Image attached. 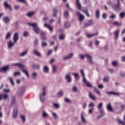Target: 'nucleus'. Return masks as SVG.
<instances>
[{"instance_id": "f257e3e1", "label": "nucleus", "mask_w": 125, "mask_h": 125, "mask_svg": "<svg viewBox=\"0 0 125 125\" xmlns=\"http://www.w3.org/2000/svg\"><path fill=\"white\" fill-rule=\"evenodd\" d=\"M19 40V33L18 32L15 33L13 36V41H9L7 43V46L8 49H10V48H12L15 45L16 42H18Z\"/></svg>"}, {"instance_id": "f03ea898", "label": "nucleus", "mask_w": 125, "mask_h": 125, "mask_svg": "<svg viewBox=\"0 0 125 125\" xmlns=\"http://www.w3.org/2000/svg\"><path fill=\"white\" fill-rule=\"evenodd\" d=\"M45 95H46V87L43 86L42 88V92L40 93L39 96L40 101L42 103H43L45 101V99L44 98Z\"/></svg>"}, {"instance_id": "7ed1b4c3", "label": "nucleus", "mask_w": 125, "mask_h": 125, "mask_svg": "<svg viewBox=\"0 0 125 125\" xmlns=\"http://www.w3.org/2000/svg\"><path fill=\"white\" fill-rule=\"evenodd\" d=\"M27 25H28V26H30V27H33V31L37 34H40V33L41 32V29L38 26V23L29 22L27 23Z\"/></svg>"}, {"instance_id": "20e7f679", "label": "nucleus", "mask_w": 125, "mask_h": 125, "mask_svg": "<svg viewBox=\"0 0 125 125\" xmlns=\"http://www.w3.org/2000/svg\"><path fill=\"white\" fill-rule=\"evenodd\" d=\"M85 57L87 59V61L90 65H93V64H94V62H93L91 55L89 54H85Z\"/></svg>"}, {"instance_id": "39448f33", "label": "nucleus", "mask_w": 125, "mask_h": 125, "mask_svg": "<svg viewBox=\"0 0 125 125\" xmlns=\"http://www.w3.org/2000/svg\"><path fill=\"white\" fill-rule=\"evenodd\" d=\"M117 1V4H114L113 5V8L115 11H119L121 10V7H120L121 5V3H120V0H116Z\"/></svg>"}, {"instance_id": "423d86ee", "label": "nucleus", "mask_w": 125, "mask_h": 125, "mask_svg": "<svg viewBox=\"0 0 125 125\" xmlns=\"http://www.w3.org/2000/svg\"><path fill=\"white\" fill-rule=\"evenodd\" d=\"M93 24H94L93 21L88 20L86 21V22L84 23L83 27L86 28L87 27H89V26H92V25H93Z\"/></svg>"}, {"instance_id": "0eeeda50", "label": "nucleus", "mask_w": 125, "mask_h": 125, "mask_svg": "<svg viewBox=\"0 0 125 125\" xmlns=\"http://www.w3.org/2000/svg\"><path fill=\"white\" fill-rule=\"evenodd\" d=\"M73 56H74V53H71L66 56H63L62 57V60L63 61H66V60L72 59Z\"/></svg>"}, {"instance_id": "6e6552de", "label": "nucleus", "mask_w": 125, "mask_h": 125, "mask_svg": "<svg viewBox=\"0 0 125 125\" xmlns=\"http://www.w3.org/2000/svg\"><path fill=\"white\" fill-rule=\"evenodd\" d=\"M95 105L94 104V103L92 102H90L89 104H88V107L89 108V109L88 110L89 114H92V112H93V110H94V106Z\"/></svg>"}, {"instance_id": "1a4fd4ad", "label": "nucleus", "mask_w": 125, "mask_h": 125, "mask_svg": "<svg viewBox=\"0 0 125 125\" xmlns=\"http://www.w3.org/2000/svg\"><path fill=\"white\" fill-rule=\"evenodd\" d=\"M24 92H25V87L24 86L21 87L20 88V89L18 91V95L19 96H21V95H23Z\"/></svg>"}, {"instance_id": "9d476101", "label": "nucleus", "mask_w": 125, "mask_h": 125, "mask_svg": "<svg viewBox=\"0 0 125 125\" xmlns=\"http://www.w3.org/2000/svg\"><path fill=\"white\" fill-rule=\"evenodd\" d=\"M44 27H45V28H47V29L50 31V33H52V32H53V27L50 25V24L45 23L44 24Z\"/></svg>"}, {"instance_id": "9b49d317", "label": "nucleus", "mask_w": 125, "mask_h": 125, "mask_svg": "<svg viewBox=\"0 0 125 125\" xmlns=\"http://www.w3.org/2000/svg\"><path fill=\"white\" fill-rule=\"evenodd\" d=\"M114 35L115 40H118V39H119V36L120 35V29H116L114 32Z\"/></svg>"}, {"instance_id": "f8f14e48", "label": "nucleus", "mask_w": 125, "mask_h": 125, "mask_svg": "<svg viewBox=\"0 0 125 125\" xmlns=\"http://www.w3.org/2000/svg\"><path fill=\"white\" fill-rule=\"evenodd\" d=\"M29 51L28 49H26L23 51H22L21 53L19 55V56L20 57H24V56H26L27 54H28V52Z\"/></svg>"}, {"instance_id": "ddd939ff", "label": "nucleus", "mask_w": 125, "mask_h": 125, "mask_svg": "<svg viewBox=\"0 0 125 125\" xmlns=\"http://www.w3.org/2000/svg\"><path fill=\"white\" fill-rule=\"evenodd\" d=\"M3 5H4L5 8H8V9H9L10 10H12V7H11V5L8 4L7 2L5 1Z\"/></svg>"}, {"instance_id": "4468645a", "label": "nucleus", "mask_w": 125, "mask_h": 125, "mask_svg": "<svg viewBox=\"0 0 125 125\" xmlns=\"http://www.w3.org/2000/svg\"><path fill=\"white\" fill-rule=\"evenodd\" d=\"M7 81L10 82L12 86H14L15 85V83H14V80L12 77H8L7 78Z\"/></svg>"}, {"instance_id": "2eb2a0df", "label": "nucleus", "mask_w": 125, "mask_h": 125, "mask_svg": "<svg viewBox=\"0 0 125 125\" xmlns=\"http://www.w3.org/2000/svg\"><path fill=\"white\" fill-rule=\"evenodd\" d=\"M76 15H78V16H79V21L81 22H82V21H83V20L84 19V17L82 14H81L80 12H77Z\"/></svg>"}, {"instance_id": "dca6fc26", "label": "nucleus", "mask_w": 125, "mask_h": 125, "mask_svg": "<svg viewBox=\"0 0 125 125\" xmlns=\"http://www.w3.org/2000/svg\"><path fill=\"white\" fill-rule=\"evenodd\" d=\"M96 36H98V33L96 32L95 33L90 34H86V36L88 38L90 39L91 38H93V37H96Z\"/></svg>"}, {"instance_id": "f3484780", "label": "nucleus", "mask_w": 125, "mask_h": 125, "mask_svg": "<svg viewBox=\"0 0 125 125\" xmlns=\"http://www.w3.org/2000/svg\"><path fill=\"white\" fill-rule=\"evenodd\" d=\"M80 118L81 120V122L83 123V124H86L87 121L86 119H85V118H84V116H83V114L81 113Z\"/></svg>"}, {"instance_id": "a211bd4d", "label": "nucleus", "mask_w": 125, "mask_h": 125, "mask_svg": "<svg viewBox=\"0 0 125 125\" xmlns=\"http://www.w3.org/2000/svg\"><path fill=\"white\" fill-rule=\"evenodd\" d=\"M83 81L84 83H85V84L87 86V87H90V88L92 87V85L91 84V83H90L87 82V80H86V79H85V81L83 80Z\"/></svg>"}, {"instance_id": "6ab92c4d", "label": "nucleus", "mask_w": 125, "mask_h": 125, "mask_svg": "<svg viewBox=\"0 0 125 125\" xmlns=\"http://www.w3.org/2000/svg\"><path fill=\"white\" fill-rule=\"evenodd\" d=\"M65 79L66 80L67 83H71L72 82V78H71L70 74H66Z\"/></svg>"}, {"instance_id": "aec40b11", "label": "nucleus", "mask_w": 125, "mask_h": 125, "mask_svg": "<svg viewBox=\"0 0 125 125\" xmlns=\"http://www.w3.org/2000/svg\"><path fill=\"white\" fill-rule=\"evenodd\" d=\"M106 94H107V95H115L116 96H119L120 93H116L114 92H106Z\"/></svg>"}, {"instance_id": "412c9836", "label": "nucleus", "mask_w": 125, "mask_h": 125, "mask_svg": "<svg viewBox=\"0 0 125 125\" xmlns=\"http://www.w3.org/2000/svg\"><path fill=\"white\" fill-rule=\"evenodd\" d=\"M33 53L35 54V55L38 56V57H42V54H41L39 51L36 49L33 50Z\"/></svg>"}, {"instance_id": "4be33fe9", "label": "nucleus", "mask_w": 125, "mask_h": 125, "mask_svg": "<svg viewBox=\"0 0 125 125\" xmlns=\"http://www.w3.org/2000/svg\"><path fill=\"white\" fill-rule=\"evenodd\" d=\"M9 21H10V19L8 17H4L3 18V21L5 24H8V23H9Z\"/></svg>"}, {"instance_id": "5701e85b", "label": "nucleus", "mask_w": 125, "mask_h": 125, "mask_svg": "<svg viewBox=\"0 0 125 125\" xmlns=\"http://www.w3.org/2000/svg\"><path fill=\"white\" fill-rule=\"evenodd\" d=\"M76 3L78 9L81 10L82 9V5H81V3H80V0H76Z\"/></svg>"}, {"instance_id": "b1692460", "label": "nucleus", "mask_w": 125, "mask_h": 125, "mask_svg": "<svg viewBox=\"0 0 125 125\" xmlns=\"http://www.w3.org/2000/svg\"><path fill=\"white\" fill-rule=\"evenodd\" d=\"M106 108L107 110L109 112H113V107H112V105H111V104H108L106 106Z\"/></svg>"}, {"instance_id": "393cba45", "label": "nucleus", "mask_w": 125, "mask_h": 125, "mask_svg": "<svg viewBox=\"0 0 125 125\" xmlns=\"http://www.w3.org/2000/svg\"><path fill=\"white\" fill-rule=\"evenodd\" d=\"M48 113L45 111H43L42 113V118L43 119H46L48 117Z\"/></svg>"}, {"instance_id": "a878e982", "label": "nucleus", "mask_w": 125, "mask_h": 125, "mask_svg": "<svg viewBox=\"0 0 125 125\" xmlns=\"http://www.w3.org/2000/svg\"><path fill=\"white\" fill-rule=\"evenodd\" d=\"M9 69V67L8 66H5L4 67H1L0 68V72H6L7 70Z\"/></svg>"}, {"instance_id": "bb28decb", "label": "nucleus", "mask_w": 125, "mask_h": 125, "mask_svg": "<svg viewBox=\"0 0 125 125\" xmlns=\"http://www.w3.org/2000/svg\"><path fill=\"white\" fill-rule=\"evenodd\" d=\"M13 66H18L19 67H21V69L25 67L24 65L22 64L21 63H13Z\"/></svg>"}, {"instance_id": "cd10ccee", "label": "nucleus", "mask_w": 125, "mask_h": 125, "mask_svg": "<svg viewBox=\"0 0 125 125\" xmlns=\"http://www.w3.org/2000/svg\"><path fill=\"white\" fill-rule=\"evenodd\" d=\"M116 121L117 122L118 125H125V122L124 121H122V120L120 119H117L116 120Z\"/></svg>"}, {"instance_id": "c85d7f7f", "label": "nucleus", "mask_w": 125, "mask_h": 125, "mask_svg": "<svg viewBox=\"0 0 125 125\" xmlns=\"http://www.w3.org/2000/svg\"><path fill=\"white\" fill-rule=\"evenodd\" d=\"M95 16L97 19H99V18L100 17V11H99V9H97L95 13Z\"/></svg>"}, {"instance_id": "c756f323", "label": "nucleus", "mask_w": 125, "mask_h": 125, "mask_svg": "<svg viewBox=\"0 0 125 125\" xmlns=\"http://www.w3.org/2000/svg\"><path fill=\"white\" fill-rule=\"evenodd\" d=\"M89 97L92 100H96V97L91 93H89Z\"/></svg>"}, {"instance_id": "7c9ffc66", "label": "nucleus", "mask_w": 125, "mask_h": 125, "mask_svg": "<svg viewBox=\"0 0 125 125\" xmlns=\"http://www.w3.org/2000/svg\"><path fill=\"white\" fill-rule=\"evenodd\" d=\"M37 77H38V73L33 72L31 73V77L32 79H34V80H36V79H37Z\"/></svg>"}, {"instance_id": "2f4dec72", "label": "nucleus", "mask_w": 125, "mask_h": 125, "mask_svg": "<svg viewBox=\"0 0 125 125\" xmlns=\"http://www.w3.org/2000/svg\"><path fill=\"white\" fill-rule=\"evenodd\" d=\"M49 71V68H48L47 66H44L43 72L44 73H48Z\"/></svg>"}, {"instance_id": "473e14b6", "label": "nucleus", "mask_w": 125, "mask_h": 125, "mask_svg": "<svg viewBox=\"0 0 125 125\" xmlns=\"http://www.w3.org/2000/svg\"><path fill=\"white\" fill-rule=\"evenodd\" d=\"M97 107L98 110H100L102 109V108L103 107V103L101 102L98 104V105H97Z\"/></svg>"}, {"instance_id": "72a5a7b5", "label": "nucleus", "mask_w": 125, "mask_h": 125, "mask_svg": "<svg viewBox=\"0 0 125 125\" xmlns=\"http://www.w3.org/2000/svg\"><path fill=\"white\" fill-rule=\"evenodd\" d=\"M125 104H121L120 106V109H121V111L118 112V113L120 114L121 113H122V112H123V111H125Z\"/></svg>"}, {"instance_id": "f704fd0d", "label": "nucleus", "mask_w": 125, "mask_h": 125, "mask_svg": "<svg viewBox=\"0 0 125 125\" xmlns=\"http://www.w3.org/2000/svg\"><path fill=\"white\" fill-rule=\"evenodd\" d=\"M17 112H18V110L17 108L14 109L13 113V117H14V118L17 117Z\"/></svg>"}, {"instance_id": "c9c22d12", "label": "nucleus", "mask_w": 125, "mask_h": 125, "mask_svg": "<svg viewBox=\"0 0 125 125\" xmlns=\"http://www.w3.org/2000/svg\"><path fill=\"white\" fill-rule=\"evenodd\" d=\"M83 12H84L87 17H89V14L88 13V10L87 9V8H85V9L83 10Z\"/></svg>"}, {"instance_id": "e433bc0d", "label": "nucleus", "mask_w": 125, "mask_h": 125, "mask_svg": "<svg viewBox=\"0 0 125 125\" xmlns=\"http://www.w3.org/2000/svg\"><path fill=\"white\" fill-rule=\"evenodd\" d=\"M11 32H7L5 37V40H9L11 38Z\"/></svg>"}, {"instance_id": "4c0bfd02", "label": "nucleus", "mask_w": 125, "mask_h": 125, "mask_svg": "<svg viewBox=\"0 0 125 125\" xmlns=\"http://www.w3.org/2000/svg\"><path fill=\"white\" fill-rule=\"evenodd\" d=\"M59 39L60 41H64L65 40V35L63 34H60L59 36Z\"/></svg>"}, {"instance_id": "58836bf2", "label": "nucleus", "mask_w": 125, "mask_h": 125, "mask_svg": "<svg viewBox=\"0 0 125 125\" xmlns=\"http://www.w3.org/2000/svg\"><path fill=\"white\" fill-rule=\"evenodd\" d=\"M1 96L2 97V99H4V100H6V99L8 98V95L7 94H1Z\"/></svg>"}, {"instance_id": "ea45409f", "label": "nucleus", "mask_w": 125, "mask_h": 125, "mask_svg": "<svg viewBox=\"0 0 125 125\" xmlns=\"http://www.w3.org/2000/svg\"><path fill=\"white\" fill-rule=\"evenodd\" d=\"M21 71L25 74V76H27L28 78L30 77V75H29V72H28V71L23 69V68L21 69Z\"/></svg>"}, {"instance_id": "a19ab883", "label": "nucleus", "mask_w": 125, "mask_h": 125, "mask_svg": "<svg viewBox=\"0 0 125 125\" xmlns=\"http://www.w3.org/2000/svg\"><path fill=\"white\" fill-rule=\"evenodd\" d=\"M56 71H57V67L55 65H52V73L53 74H55L56 73Z\"/></svg>"}, {"instance_id": "79ce46f5", "label": "nucleus", "mask_w": 125, "mask_h": 125, "mask_svg": "<svg viewBox=\"0 0 125 125\" xmlns=\"http://www.w3.org/2000/svg\"><path fill=\"white\" fill-rule=\"evenodd\" d=\"M71 23L69 21H66L64 23V27L66 28H70Z\"/></svg>"}, {"instance_id": "37998d69", "label": "nucleus", "mask_w": 125, "mask_h": 125, "mask_svg": "<svg viewBox=\"0 0 125 125\" xmlns=\"http://www.w3.org/2000/svg\"><path fill=\"white\" fill-rule=\"evenodd\" d=\"M53 106L56 108V109H59L60 108V104L58 103H53Z\"/></svg>"}, {"instance_id": "c03bdc74", "label": "nucleus", "mask_w": 125, "mask_h": 125, "mask_svg": "<svg viewBox=\"0 0 125 125\" xmlns=\"http://www.w3.org/2000/svg\"><path fill=\"white\" fill-rule=\"evenodd\" d=\"M80 72L81 73V75L82 76L83 81H85V77H84V73H83V70L81 69L80 70Z\"/></svg>"}, {"instance_id": "a18cd8bd", "label": "nucleus", "mask_w": 125, "mask_h": 125, "mask_svg": "<svg viewBox=\"0 0 125 125\" xmlns=\"http://www.w3.org/2000/svg\"><path fill=\"white\" fill-rule=\"evenodd\" d=\"M33 68H35V69H39L40 68V64H35L33 63V64L32 65Z\"/></svg>"}, {"instance_id": "49530a36", "label": "nucleus", "mask_w": 125, "mask_h": 125, "mask_svg": "<svg viewBox=\"0 0 125 125\" xmlns=\"http://www.w3.org/2000/svg\"><path fill=\"white\" fill-rule=\"evenodd\" d=\"M57 10L54 9L53 12V17L57 18Z\"/></svg>"}, {"instance_id": "de8ad7c7", "label": "nucleus", "mask_w": 125, "mask_h": 125, "mask_svg": "<svg viewBox=\"0 0 125 125\" xmlns=\"http://www.w3.org/2000/svg\"><path fill=\"white\" fill-rule=\"evenodd\" d=\"M73 76H74V78H75V80L76 81H79V79H78L79 77V73H72Z\"/></svg>"}, {"instance_id": "09e8293b", "label": "nucleus", "mask_w": 125, "mask_h": 125, "mask_svg": "<svg viewBox=\"0 0 125 125\" xmlns=\"http://www.w3.org/2000/svg\"><path fill=\"white\" fill-rule=\"evenodd\" d=\"M35 12H31L26 14V15L28 17H32V16H33V15H35Z\"/></svg>"}, {"instance_id": "8fccbe9b", "label": "nucleus", "mask_w": 125, "mask_h": 125, "mask_svg": "<svg viewBox=\"0 0 125 125\" xmlns=\"http://www.w3.org/2000/svg\"><path fill=\"white\" fill-rule=\"evenodd\" d=\"M113 24L115 26H122V22H120L119 21H114Z\"/></svg>"}, {"instance_id": "3c124183", "label": "nucleus", "mask_w": 125, "mask_h": 125, "mask_svg": "<svg viewBox=\"0 0 125 125\" xmlns=\"http://www.w3.org/2000/svg\"><path fill=\"white\" fill-rule=\"evenodd\" d=\"M11 104L12 105H15V104H16V100H15V97H13L12 98Z\"/></svg>"}, {"instance_id": "603ef678", "label": "nucleus", "mask_w": 125, "mask_h": 125, "mask_svg": "<svg viewBox=\"0 0 125 125\" xmlns=\"http://www.w3.org/2000/svg\"><path fill=\"white\" fill-rule=\"evenodd\" d=\"M119 16L121 19H123V18H125V12H122L120 13L119 14Z\"/></svg>"}, {"instance_id": "864d4df0", "label": "nucleus", "mask_w": 125, "mask_h": 125, "mask_svg": "<svg viewBox=\"0 0 125 125\" xmlns=\"http://www.w3.org/2000/svg\"><path fill=\"white\" fill-rule=\"evenodd\" d=\"M22 35L24 38H27V37H29V32L28 31H24Z\"/></svg>"}, {"instance_id": "5fc2aeb1", "label": "nucleus", "mask_w": 125, "mask_h": 125, "mask_svg": "<svg viewBox=\"0 0 125 125\" xmlns=\"http://www.w3.org/2000/svg\"><path fill=\"white\" fill-rule=\"evenodd\" d=\"M52 115L54 117V119H58V115L56 112H52Z\"/></svg>"}, {"instance_id": "6e6d98bb", "label": "nucleus", "mask_w": 125, "mask_h": 125, "mask_svg": "<svg viewBox=\"0 0 125 125\" xmlns=\"http://www.w3.org/2000/svg\"><path fill=\"white\" fill-rule=\"evenodd\" d=\"M112 66H114V67H117L118 66V62L116 61L112 62Z\"/></svg>"}, {"instance_id": "4d7b16f0", "label": "nucleus", "mask_w": 125, "mask_h": 125, "mask_svg": "<svg viewBox=\"0 0 125 125\" xmlns=\"http://www.w3.org/2000/svg\"><path fill=\"white\" fill-rule=\"evenodd\" d=\"M64 15L65 18H69V12L67 11L64 12Z\"/></svg>"}, {"instance_id": "13d9d810", "label": "nucleus", "mask_w": 125, "mask_h": 125, "mask_svg": "<svg viewBox=\"0 0 125 125\" xmlns=\"http://www.w3.org/2000/svg\"><path fill=\"white\" fill-rule=\"evenodd\" d=\"M63 93L64 92H63V91H60V92H58L57 94L58 96L61 97L62 96H63Z\"/></svg>"}, {"instance_id": "bf43d9fd", "label": "nucleus", "mask_w": 125, "mask_h": 125, "mask_svg": "<svg viewBox=\"0 0 125 125\" xmlns=\"http://www.w3.org/2000/svg\"><path fill=\"white\" fill-rule=\"evenodd\" d=\"M100 111V113L101 114V115H102V116H104L105 115V113L104 112V109H99Z\"/></svg>"}, {"instance_id": "052dcab7", "label": "nucleus", "mask_w": 125, "mask_h": 125, "mask_svg": "<svg viewBox=\"0 0 125 125\" xmlns=\"http://www.w3.org/2000/svg\"><path fill=\"white\" fill-rule=\"evenodd\" d=\"M47 46V43L45 42H42V47H46Z\"/></svg>"}, {"instance_id": "680f3d73", "label": "nucleus", "mask_w": 125, "mask_h": 125, "mask_svg": "<svg viewBox=\"0 0 125 125\" xmlns=\"http://www.w3.org/2000/svg\"><path fill=\"white\" fill-rule=\"evenodd\" d=\"M21 118L23 123H25V122L26 121V117H25V116L21 115Z\"/></svg>"}, {"instance_id": "e2e57ef3", "label": "nucleus", "mask_w": 125, "mask_h": 125, "mask_svg": "<svg viewBox=\"0 0 125 125\" xmlns=\"http://www.w3.org/2000/svg\"><path fill=\"white\" fill-rule=\"evenodd\" d=\"M109 77H104L103 79L104 82H105V83H108L109 82Z\"/></svg>"}, {"instance_id": "0e129e2a", "label": "nucleus", "mask_w": 125, "mask_h": 125, "mask_svg": "<svg viewBox=\"0 0 125 125\" xmlns=\"http://www.w3.org/2000/svg\"><path fill=\"white\" fill-rule=\"evenodd\" d=\"M21 73H20V72H15L13 74L14 77H16V76H21Z\"/></svg>"}, {"instance_id": "69168bd1", "label": "nucleus", "mask_w": 125, "mask_h": 125, "mask_svg": "<svg viewBox=\"0 0 125 125\" xmlns=\"http://www.w3.org/2000/svg\"><path fill=\"white\" fill-rule=\"evenodd\" d=\"M64 102H66V103H71V100L69 98H65L64 99Z\"/></svg>"}, {"instance_id": "338daca9", "label": "nucleus", "mask_w": 125, "mask_h": 125, "mask_svg": "<svg viewBox=\"0 0 125 125\" xmlns=\"http://www.w3.org/2000/svg\"><path fill=\"white\" fill-rule=\"evenodd\" d=\"M72 90L74 91V92H77L78 91V87L76 86H74L72 87Z\"/></svg>"}, {"instance_id": "774afa93", "label": "nucleus", "mask_w": 125, "mask_h": 125, "mask_svg": "<svg viewBox=\"0 0 125 125\" xmlns=\"http://www.w3.org/2000/svg\"><path fill=\"white\" fill-rule=\"evenodd\" d=\"M85 54L84 55H82V54H80L79 55V57L81 58V59H82L83 60V59H84V58L85 57Z\"/></svg>"}]
</instances>
